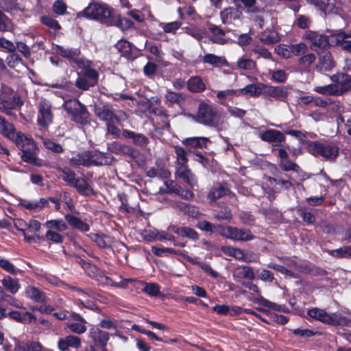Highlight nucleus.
Here are the masks:
<instances>
[{
  "mask_svg": "<svg viewBox=\"0 0 351 351\" xmlns=\"http://www.w3.org/2000/svg\"><path fill=\"white\" fill-rule=\"evenodd\" d=\"M308 152L315 157H321L324 160L333 162L339 156V147L337 142L315 141L308 143Z\"/></svg>",
  "mask_w": 351,
  "mask_h": 351,
  "instance_id": "f257e3e1",
  "label": "nucleus"
},
{
  "mask_svg": "<svg viewBox=\"0 0 351 351\" xmlns=\"http://www.w3.org/2000/svg\"><path fill=\"white\" fill-rule=\"evenodd\" d=\"M23 101L21 96L8 86H3L0 94V111L8 116L16 117L13 110L21 108Z\"/></svg>",
  "mask_w": 351,
  "mask_h": 351,
  "instance_id": "f03ea898",
  "label": "nucleus"
},
{
  "mask_svg": "<svg viewBox=\"0 0 351 351\" xmlns=\"http://www.w3.org/2000/svg\"><path fill=\"white\" fill-rule=\"evenodd\" d=\"M82 14L107 25H112L113 9L104 3H92L84 9Z\"/></svg>",
  "mask_w": 351,
  "mask_h": 351,
  "instance_id": "7ed1b4c3",
  "label": "nucleus"
},
{
  "mask_svg": "<svg viewBox=\"0 0 351 351\" xmlns=\"http://www.w3.org/2000/svg\"><path fill=\"white\" fill-rule=\"evenodd\" d=\"M62 173V179L66 184L73 187L81 195L89 196L95 194L93 189L87 182L86 180L83 178H76L75 173L69 168L60 169Z\"/></svg>",
  "mask_w": 351,
  "mask_h": 351,
  "instance_id": "20e7f679",
  "label": "nucleus"
},
{
  "mask_svg": "<svg viewBox=\"0 0 351 351\" xmlns=\"http://www.w3.org/2000/svg\"><path fill=\"white\" fill-rule=\"evenodd\" d=\"M63 108L71 116V119L73 121L80 125H86L88 123L89 112L86 107L77 99H70L65 101Z\"/></svg>",
  "mask_w": 351,
  "mask_h": 351,
  "instance_id": "39448f33",
  "label": "nucleus"
},
{
  "mask_svg": "<svg viewBox=\"0 0 351 351\" xmlns=\"http://www.w3.org/2000/svg\"><path fill=\"white\" fill-rule=\"evenodd\" d=\"M94 113L99 120L106 123L110 121H115L117 123L120 124L128 119L125 112L119 110L115 112L110 105L103 103H99L95 106Z\"/></svg>",
  "mask_w": 351,
  "mask_h": 351,
  "instance_id": "423d86ee",
  "label": "nucleus"
},
{
  "mask_svg": "<svg viewBox=\"0 0 351 351\" xmlns=\"http://www.w3.org/2000/svg\"><path fill=\"white\" fill-rule=\"evenodd\" d=\"M14 143L22 152L21 158L27 163L37 165V147L33 139L23 134Z\"/></svg>",
  "mask_w": 351,
  "mask_h": 351,
  "instance_id": "0eeeda50",
  "label": "nucleus"
},
{
  "mask_svg": "<svg viewBox=\"0 0 351 351\" xmlns=\"http://www.w3.org/2000/svg\"><path fill=\"white\" fill-rule=\"evenodd\" d=\"M218 112L215 107L204 101H201L197 108L195 120L205 125L215 126L218 121Z\"/></svg>",
  "mask_w": 351,
  "mask_h": 351,
  "instance_id": "6e6552de",
  "label": "nucleus"
},
{
  "mask_svg": "<svg viewBox=\"0 0 351 351\" xmlns=\"http://www.w3.org/2000/svg\"><path fill=\"white\" fill-rule=\"evenodd\" d=\"M302 39L310 41V48L316 53L328 49L330 45H333L330 41V36L311 30L306 31L302 36Z\"/></svg>",
  "mask_w": 351,
  "mask_h": 351,
  "instance_id": "1a4fd4ad",
  "label": "nucleus"
},
{
  "mask_svg": "<svg viewBox=\"0 0 351 351\" xmlns=\"http://www.w3.org/2000/svg\"><path fill=\"white\" fill-rule=\"evenodd\" d=\"M221 235L227 239L239 241H249L255 238L250 230L232 226L225 228Z\"/></svg>",
  "mask_w": 351,
  "mask_h": 351,
  "instance_id": "9d476101",
  "label": "nucleus"
},
{
  "mask_svg": "<svg viewBox=\"0 0 351 351\" xmlns=\"http://www.w3.org/2000/svg\"><path fill=\"white\" fill-rule=\"evenodd\" d=\"M52 121L51 104L46 99H42L38 106V122L40 125L47 127Z\"/></svg>",
  "mask_w": 351,
  "mask_h": 351,
  "instance_id": "9b49d317",
  "label": "nucleus"
},
{
  "mask_svg": "<svg viewBox=\"0 0 351 351\" xmlns=\"http://www.w3.org/2000/svg\"><path fill=\"white\" fill-rule=\"evenodd\" d=\"M289 95V88L287 86H274L271 85H264L263 96L265 97H271L276 100L285 101Z\"/></svg>",
  "mask_w": 351,
  "mask_h": 351,
  "instance_id": "f8f14e48",
  "label": "nucleus"
},
{
  "mask_svg": "<svg viewBox=\"0 0 351 351\" xmlns=\"http://www.w3.org/2000/svg\"><path fill=\"white\" fill-rule=\"evenodd\" d=\"M56 51L58 54L67 59L70 62H73L77 66H84V60L80 58V50L78 49H66L62 46L57 45Z\"/></svg>",
  "mask_w": 351,
  "mask_h": 351,
  "instance_id": "ddd939ff",
  "label": "nucleus"
},
{
  "mask_svg": "<svg viewBox=\"0 0 351 351\" xmlns=\"http://www.w3.org/2000/svg\"><path fill=\"white\" fill-rule=\"evenodd\" d=\"M210 141L207 137L193 136L184 138L182 143L186 147L189 152H196L195 149L207 148L208 144Z\"/></svg>",
  "mask_w": 351,
  "mask_h": 351,
  "instance_id": "4468645a",
  "label": "nucleus"
},
{
  "mask_svg": "<svg viewBox=\"0 0 351 351\" xmlns=\"http://www.w3.org/2000/svg\"><path fill=\"white\" fill-rule=\"evenodd\" d=\"M0 134L13 142L21 138L23 134L22 132H17L14 125L1 116H0Z\"/></svg>",
  "mask_w": 351,
  "mask_h": 351,
  "instance_id": "2eb2a0df",
  "label": "nucleus"
},
{
  "mask_svg": "<svg viewBox=\"0 0 351 351\" xmlns=\"http://www.w3.org/2000/svg\"><path fill=\"white\" fill-rule=\"evenodd\" d=\"M208 29L212 33L210 40L213 43L225 45L228 42L229 39L226 38V34L229 32L230 29H222L219 26L214 24H210L208 27Z\"/></svg>",
  "mask_w": 351,
  "mask_h": 351,
  "instance_id": "dca6fc26",
  "label": "nucleus"
},
{
  "mask_svg": "<svg viewBox=\"0 0 351 351\" xmlns=\"http://www.w3.org/2000/svg\"><path fill=\"white\" fill-rule=\"evenodd\" d=\"M230 193L228 184L226 182L217 183L214 185L208 193L207 198L210 203L215 202L218 199L221 198Z\"/></svg>",
  "mask_w": 351,
  "mask_h": 351,
  "instance_id": "f3484780",
  "label": "nucleus"
},
{
  "mask_svg": "<svg viewBox=\"0 0 351 351\" xmlns=\"http://www.w3.org/2000/svg\"><path fill=\"white\" fill-rule=\"evenodd\" d=\"M259 138L267 143H282L285 141L284 134L276 130L268 129L259 133Z\"/></svg>",
  "mask_w": 351,
  "mask_h": 351,
  "instance_id": "a211bd4d",
  "label": "nucleus"
},
{
  "mask_svg": "<svg viewBox=\"0 0 351 351\" xmlns=\"http://www.w3.org/2000/svg\"><path fill=\"white\" fill-rule=\"evenodd\" d=\"M176 175L191 187L197 185L195 176L186 164L180 165L177 167Z\"/></svg>",
  "mask_w": 351,
  "mask_h": 351,
  "instance_id": "6ab92c4d",
  "label": "nucleus"
},
{
  "mask_svg": "<svg viewBox=\"0 0 351 351\" xmlns=\"http://www.w3.org/2000/svg\"><path fill=\"white\" fill-rule=\"evenodd\" d=\"M123 136L132 140V143L137 147H145L149 143V138L143 134L136 133L128 130H123Z\"/></svg>",
  "mask_w": 351,
  "mask_h": 351,
  "instance_id": "aec40b11",
  "label": "nucleus"
},
{
  "mask_svg": "<svg viewBox=\"0 0 351 351\" xmlns=\"http://www.w3.org/2000/svg\"><path fill=\"white\" fill-rule=\"evenodd\" d=\"M242 12L238 8L228 7L220 12V17L223 24H230L241 19Z\"/></svg>",
  "mask_w": 351,
  "mask_h": 351,
  "instance_id": "412c9836",
  "label": "nucleus"
},
{
  "mask_svg": "<svg viewBox=\"0 0 351 351\" xmlns=\"http://www.w3.org/2000/svg\"><path fill=\"white\" fill-rule=\"evenodd\" d=\"M73 322L67 323V328L73 332L80 335L86 330V320L79 314L71 315Z\"/></svg>",
  "mask_w": 351,
  "mask_h": 351,
  "instance_id": "4be33fe9",
  "label": "nucleus"
},
{
  "mask_svg": "<svg viewBox=\"0 0 351 351\" xmlns=\"http://www.w3.org/2000/svg\"><path fill=\"white\" fill-rule=\"evenodd\" d=\"M58 348L61 351H66L69 348H79L81 346L80 337L73 335H69L58 340Z\"/></svg>",
  "mask_w": 351,
  "mask_h": 351,
  "instance_id": "5701e85b",
  "label": "nucleus"
},
{
  "mask_svg": "<svg viewBox=\"0 0 351 351\" xmlns=\"http://www.w3.org/2000/svg\"><path fill=\"white\" fill-rule=\"evenodd\" d=\"M90 160L91 165H110L114 161V157L109 154L98 152L93 154H90Z\"/></svg>",
  "mask_w": 351,
  "mask_h": 351,
  "instance_id": "b1692460",
  "label": "nucleus"
},
{
  "mask_svg": "<svg viewBox=\"0 0 351 351\" xmlns=\"http://www.w3.org/2000/svg\"><path fill=\"white\" fill-rule=\"evenodd\" d=\"M348 35L344 32H339L330 36V41L333 45H339L341 47L351 53V40H347Z\"/></svg>",
  "mask_w": 351,
  "mask_h": 351,
  "instance_id": "393cba45",
  "label": "nucleus"
},
{
  "mask_svg": "<svg viewBox=\"0 0 351 351\" xmlns=\"http://www.w3.org/2000/svg\"><path fill=\"white\" fill-rule=\"evenodd\" d=\"M90 337L95 342V346L104 347L109 339L108 333L98 328H93L90 330Z\"/></svg>",
  "mask_w": 351,
  "mask_h": 351,
  "instance_id": "a878e982",
  "label": "nucleus"
},
{
  "mask_svg": "<svg viewBox=\"0 0 351 351\" xmlns=\"http://www.w3.org/2000/svg\"><path fill=\"white\" fill-rule=\"evenodd\" d=\"M166 104L168 105L181 106L186 100V95L183 93L174 92L172 90H167L165 94Z\"/></svg>",
  "mask_w": 351,
  "mask_h": 351,
  "instance_id": "bb28decb",
  "label": "nucleus"
},
{
  "mask_svg": "<svg viewBox=\"0 0 351 351\" xmlns=\"http://www.w3.org/2000/svg\"><path fill=\"white\" fill-rule=\"evenodd\" d=\"M265 84H250L245 86L243 88L239 90V94L247 95H249L252 97H256L263 95Z\"/></svg>",
  "mask_w": 351,
  "mask_h": 351,
  "instance_id": "cd10ccee",
  "label": "nucleus"
},
{
  "mask_svg": "<svg viewBox=\"0 0 351 351\" xmlns=\"http://www.w3.org/2000/svg\"><path fill=\"white\" fill-rule=\"evenodd\" d=\"M90 61L84 60V66L78 67L82 69L83 76L93 83L94 85H96L98 81L99 73L96 70L90 68Z\"/></svg>",
  "mask_w": 351,
  "mask_h": 351,
  "instance_id": "c85d7f7f",
  "label": "nucleus"
},
{
  "mask_svg": "<svg viewBox=\"0 0 351 351\" xmlns=\"http://www.w3.org/2000/svg\"><path fill=\"white\" fill-rule=\"evenodd\" d=\"M1 284L3 288L11 294L16 293L20 289L19 279L12 278L10 276H5L1 280Z\"/></svg>",
  "mask_w": 351,
  "mask_h": 351,
  "instance_id": "c756f323",
  "label": "nucleus"
},
{
  "mask_svg": "<svg viewBox=\"0 0 351 351\" xmlns=\"http://www.w3.org/2000/svg\"><path fill=\"white\" fill-rule=\"evenodd\" d=\"M338 90V95H342L351 88V76L341 74L338 76V79L335 83Z\"/></svg>",
  "mask_w": 351,
  "mask_h": 351,
  "instance_id": "7c9ffc66",
  "label": "nucleus"
},
{
  "mask_svg": "<svg viewBox=\"0 0 351 351\" xmlns=\"http://www.w3.org/2000/svg\"><path fill=\"white\" fill-rule=\"evenodd\" d=\"M187 88L192 93H200L206 89V85L199 76L191 77L187 82Z\"/></svg>",
  "mask_w": 351,
  "mask_h": 351,
  "instance_id": "2f4dec72",
  "label": "nucleus"
},
{
  "mask_svg": "<svg viewBox=\"0 0 351 351\" xmlns=\"http://www.w3.org/2000/svg\"><path fill=\"white\" fill-rule=\"evenodd\" d=\"M71 289L77 291L81 294L82 298L80 299V303L86 308H92L93 306V303L90 300H86L85 298L87 297L95 298V293L90 289H86L83 290L79 287H71Z\"/></svg>",
  "mask_w": 351,
  "mask_h": 351,
  "instance_id": "473e14b6",
  "label": "nucleus"
},
{
  "mask_svg": "<svg viewBox=\"0 0 351 351\" xmlns=\"http://www.w3.org/2000/svg\"><path fill=\"white\" fill-rule=\"evenodd\" d=\"M317 53L319 56V64L325 70H330L335 66V62L328 49L323 50Z\"/></svg>",
  "mask_w": 351,
  "mask_h": 351,
  "instance_id": "72a5a7b5",
  "label": "nucleus"
},
{
  "mask_svg": "<svg viewBox=\"0 0 351 351\" xmlns=\"http://www.w3.org/2000/svg\"><path fill=\"white\" fill-rule=\"evenodd\" d=\"M90 161V154L86 152L76 154L69 160L70 165L73 167H77L80 165L90 167L91 166Z\"/></svg>",
  "mask_w": 351,
  "mask_h": 351,
  "instance_id": "f704fd0d",
  "label": "nucleus"
},
{
  "mask_svg": "<svg viewBox=\"0 0 351 351\" xmlns=\"http://www.w3.org/2000/svg\"><path fill=\"white\" fill-rule=\"evenodd\" d=\"M65 219L73 228L77 229L81 232H88L90 229V227L87 223H84L80 218L73 215H66L65 216Z\"/></svg>",
  "mask_w": 351,
  "mask_h": 351,
  "instance_id": "c9c22d12",
  "label": "nucleus"
},
{
  "mask_svg": "<svg viewBox=\"0 0 351 351\" xmlns=\"http://www.w3.org/2000/svg\"><path fill=\"white\" fill-rule=\"evenodd\" d=\"M328 324L351 327V319L340 313H332L329 315Z\"/></svg>",
  "mask_w": 351,
  "mask_h": 351,
  "instance_id": "e433bc0d",
  "label": "nucleus"
},
{
  "mask_svg": "<svg viewBox=\"0 0 351 351\" xmlns=\"http://www.w3.org/2000/svg\"><path fill=\"white\" fill-rule=\"evenodd\" d=\"M204 62L213 66H229L226 59L223 56H218L213 53H207L204 57Z\"/></svg>",
  "mask_w": 351,
  "mask_h": 351,
  "instance_id": "4c0bfd02",
  "label": "nucleus"
},
{
  "mask_svg": "<svg viewBox=\"0 0 351 351\" xmlns=\"http://www.w3.org/2000/svg\"><path fill=\"white\" fill-rule=\"evenodd\" d=\"M25 295L27 298L36 302H43L45 300L44 293L33 286H27L25 289Z\"/></svg>",
  "mask_w": 351,
  "mask_h": 351,
  "instance_id": "58836bf2",
  "label": "nucleus"
},
{
  "mask_svg": "<svg viewBox=\"0 0 351 351\" xmlns=\"http://www.w3.org/2000/svg\"><path fill=\"white\" fill-rule=\"evenodd\" d=\"M308 315L311 318L315 319L325 324H328L330 315V314H328L324 310L318 308H313L308 310Z\"/></svg>",
  "mask_w": 351,
  "mask_h": 351,
  "instance_id": "ea45409f",
  "label": "nucleus"
},
{
  "mask_svg": "<svg viewBox=\"0 0 351 351\" xmlns=\"http://www.w3.org/2000/svg\"><path fill=\"white\" fill-rule=\"evenodd\" d=\"M214 217L218 220L230 221L232 219V212L230 208L226 206H221L217 209L214 210Z\"/></svg>",
  "mask_w": 351,
  "mask_h": 351,
  "instance_id": "a19ab883",
  "label": "nucleus"
},
{
  "mask_svg": "<svg viewBox=\"0 0 351 351\" xmlns=\"http://www.w3.org/2000/svg\"><path fill=\"white\" fill-rule=\"evenodd\" d=\"M184 258L186 261L193 265H198L199 267H201L202 269H203L205 272L209 274L213 277L217 278L218 276V273L214 271L208 264L199 261H195L193 258L188 256L187 254H184Z\"/></svg>",
  "mask_w": 351,
  "mask_h": 351,
  "instance_id": "79ce46f5",
  "label": "nucleus"
},
{
  "mask_svg": "<svg viewBox=\"0 0 351 351\" xmlns=\"http://www.w3.org/2000/svg\"><path fill=\"white\" fill-rule=\"evenodd\" d=\"M146 49L154 56L155 62H161L163 60L164 53L161 49V45L149 44L146 45Z\"/></svg>",
  "mask_w": 351,
  "mask_h": 351,
  "instance_id": "37998d69",
  "label": "nucleus"
},
{
  "mask_svg": "<svg viewBox=\"0 0 351 351\" xmlns=\"http://www.w3.org/2000/svg\"><path fill=\"white\" fill-rule=\"evenodd\" d=\"M256 63L252 59L241 57L237 60L236 66H232V68L233 69H240L243 70L250 71L254 69Z\"/></svg>",
  "mask_w": 351,
  "mask_h": 351,
  "instance_id": "c03bdc74",
  "label": "nucleus"
},
{
  "mask_svg": "<svg viewBox=\"0 0 351 351\" xmlns=\"http://www.w3.org/2000/svg\"><path fill=\"white\" fill-rule=\"evenodd\" d=\"M235 276L239 278L249 280H254L255 278V274L253 269L248 266L238 267L235 271Z\"/></svg>",
  "mask_w": 351,
  "mask_h": 351,
  "instance_id": "a18cd8bd",
  "label": "nucleus"
},
{
  "mask_svg": "<svg viewBox=\"0 0 351 351\" xmlns=\"http://www.w3.org/2000/svg\"><path fill=\"white\" fill-rule=\"evenodd\" d=\"M314 90L318 93L328 95H338V90L335 84L323 86H315Z\"/></svg>",
  "mask_w": 351,
  "mask_h": 351,
  "instance_id": "49530a36",
  "label": "nucleus"
},
{
  "mask_svg": "<svg viewBox=\"0 0 351 351\" xmlns=\"http://www.w3.org/2000/svg\"><path fill=\"white\" fill-rule=\"evenodd\" d=\"M88 237L91 240L95 242L99 247H106L110 243V238L106 235L90 233L88 234Z\"/></svg>",
  "mask_w": 351,
  "mask_h": 351,
  "instance_id": "de8ad7c7",
  "label": "nucleus"
},
{
  "mask_svg": "<svg viewBox=\"0 0 351 351\" xmlns=\"http://www.w3.org/2000/svg\"><path fill=\"white\" fill-rule=\"evenodd\" d=\"M173 148L176 154V160L178 165H186L188 162L186 151L183 147L178 145H174Z\"/></svg>",
  "mask_w": 351,
  "mask_h": 351,
  "instance_id": "09e8293b",
  "label": "nucleus"
},
{
  "mask_svg": "<svg viewBox=\"0 0 351 351\" xmlns=\"http://www.w3.org/2000/svg\"><path fill=\"white\" fill-rule=\"evenodd\" d=\"M122 56L129 58L132 53L130 43L126 40H121L115 45Z\"/></svg>",
  "mask_w": 351,
  "mask_h": 351,
  "instance_id": "8fccbe9b",
  "label": "nucleus"
},
{
  "mask_svg": "<svg viewBox=\"0 0 351 351\" xmlns=\"http://www.w3.org/2000/svg\"><path fill=\"white\" fill-rule=\"evenodd\" d=\"M254 302L260 305L278 311H281L282 308L281 306L266 300L261 295H258V296L255 298Z\"/></svg>",
  "mask_w": 351,
  "mask_h": 351,
  "instance_id": "3c124183",
  "label": "nucleus"
},
{
  "mask_svg": "<svg viewBox=\"0 0 351 351\" xmlns=\"http://www.w3.org/2000/svg\"><path fill=\"white\" fill-rule=\"evenodd\" d=\"M152 252L156 256H162V254L163 253L168 252V253L174 254L181 256L184 258V254H186L185 253L182 252V251L176 250L172 249V248H168V247L160 248V247H158L156 246L152 247Z\"/></svg>",
  "mask_w": 351,
  "mask_h": 351,
  "instance_id": "603ef678",
  "label": "nucleus"
},
{
  "mask_svg": "<svg viewBox=\"0 0 351 351\" xmlns=\"http://www.w3.org/2000/svg\"><path fill=\"white\" fill-rule=\"evenodd\" d=\"M279 40L280 38L275 32H270L269 34H263L260 38V40L265 45L274 44L278 43Z\"/></svg>",
  "mask_w": 351,
  "mask_h": 351,
  "instance_id": "864d4df0",
  "label": "nucleus"
},
{
  "mask_svg": "<svg viewBox=\"0 0 351 351\" xmlns=\"http://www.w3.org/2000/svg\"><path fill=\"white\" fill-rule=\"evenodd\" d=\"M41 23L53 30H59L61 29V26L56 19L51 18L49 16H43L40 17Z\"/></svg>",
  "mask_w": 351,
  "mask_h": 351,
  "instance_id": "5fc2aeb1",
  "label": "nucleus"
},
{
  "mask_svg": "<svg viewBox=\"0 0 351 351\" xmlns=\"http://www.w3.org/2000/svg\"><path fill=\"white\" fill-rule=\"evenodd\" d=\"M268 267L269 268L274 269V270L279 271L282 274H286L287 276H288L291 278H299V276L297 274H295L293 271L290 270L284 266L277 265V264L270 263L268 265Z\"/></svg>",
  "mask_w": 351,
  "mask_h": 351,
  "instance_id": "6e6d98bb",
  "label": "nucleus"
},
{
  "mask_svg": "<svg viewBox=\"0 0 351 351\" xmlns=\"http://www.w3.org/2000/svg\"><path fill=\"white\" fill-rule=\"evenodd\" d=\"M12 29V21L0 10V32H9Z\"/></svg>",
  "mask_w": 351,
  "mask_h": 351,
  "instance_id": "4d7b16f0",
  "label": "nucleus"
},
{
  "mask_svg": "<svg viewBox=\"0 0 351 351\" xmlns=\"http://www.w3.org/2000/svg\"><path fill=\"white\" fill-rule=\"evenodd\" d=\"M232 1L237 6H239L240 3H242L244 7L247 8V12L249 13H256L258 12V8L254 7L256 0H232Z\"/></svg>",
  "mask_w": 351,
  "mask_h": 351,
  "instance_id": "13d9d810",
  "label": "nucleus"
},
{
  "mask_svg": "<svg viewBox=\"0 0 351 351\" xmlns=\"http://www.w3.org/2000/svg\"><path fill=\"white\" fill-rule=\"evenodd\" d=\"M45 226L47 228H54L58 231H64L67 229V226L62 220H50L45 223Z\"/></svg>",
  "mask_w": 351,
  "mask_h": 351,
  "instance_id": "bf43d9fd",
  "label": "nucleus"
},
{
  "mask_svg": "<svg viewBox=\"0 0 351 351\" xmlns=\"http://www.w3.org/2000/svg\"><path fill=\"white\" fill-rule=\"evenodd\" d=\"M130 281V280H124V281H121L119 282H114L110 278L104 275L100 276V279L99 282L103 285H111L116 287H124L126 285V282Z\"/></svg>",
  "mask_w": 351,
  "mask_h": 351,
  "instance_id": "052dcab7",
  "label": "nucleus"
},
{
  "mask_svg": "<svg viewBox=\"0 0 351 351\" xmlns=\"http://www.w3.org/2000/svg\"><path fill=\"white\" fill-rule=\"evenodd\" d=\"M308 50V46L304 43L291 45V52L292 56H300L305 54Z\"/></svg>",
  "mask_w": 351,
  "mask_h": 351,
  "instance_id": "680f3d73",
  "label": "nucleus"
},
{
  "mask_svg": "<svg viewBox=\"0 0 351 351\" xmlns=\"http://www.w3.org/2000/svg\"><path fill=\"white\" fill-rule=\"evenodd\" d=\"M316 57L313 53L304 55L298 60L299 65L304 68H308L315 60Z\"/></svg>",
  "mask_w": 351,
  "mask_h": 351,
  "instance_id": "e2e57ef3",
  "label": "nucleus"
},
{
  "mask_svg": "<svg viewBox=\"0 0 351 351\" xmlns=\"http://www.w3.org/2000/svg\"><path fill=\"white\" fill-rule=\"evenodd\" d=\"M269 74L271 76V79L276 82L283 83L287 80V73L281 69L276 71H270Z\"/></svg>",
  "mask_w": 351,
  "mask_h": 351,
  "instance_id": "0e129e2a",
  "label": "nucleus"
},
{
  "mask_svg": "<svg viewBox=\"0 0 351 351\" xmlns=\"http://www.w3.org/2000/svg\"><path fill=\"white\" fill-rule=\"evenodd\" d=\"M43 144L46 149L54 153L59 154L63 152V148L60 144L56 143L50 139H45Z\"/></svg>",
  "mask_w": 351,
  "mask_h": 351,
  "instance_id": "69168bd1",
  "label": "nucleus"
},
{
  "mask_svg": "<svg viewBox=\"0 0 351 351\" xmlns=\"http://www.w3.org/2000/svg\"><path fill=\"white\" fill-rule=\"evenodd\" d=\"M143 291L150 296H158L160 291V287L156 283H146Z\"/></svg>",
  "mask_w": 351,
  "mask_h": 351,
  "instance_id": "338daca9",
  "label": "nucleus"
},
{
  "mask_svg": "<svg viewBox=\"0 0 351 351\" xmlns=\"http://www.w3.org/2000/svg\"><path fill=\"white\" fill-rule=\"evenodd\" d=\"M75 86L78 88L79 89L83 90H87L89 89L90 87H93L95 85L93 83L90 82L88 80L83 77H79L75 82Z\"/></svg>",
  "mask_w": 351,
  "mask_h": 351,
  "instance_id": "774afa93",
  "label": "nucleus"
}]
</instances>
